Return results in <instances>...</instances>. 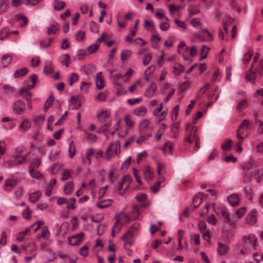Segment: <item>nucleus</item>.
Here are the masks:
<instances>
[{
    "instance_id": "obj_7",
    "label": "nucleus",
    "mask_w": 263,
    "mask_h": 263,
    "mask_svg": "<svg viewBox=\"0 0 263 263\" xmlns=\"http://www.w3.org/2000/svg\"><path fill=\"white\" fill-rule=\"evenodd\" d=\"M120 152V145L118 141L111 142L106 151V160L109 161L115 155H118Z\"/></svg>"
},
{
    "instance_id": "obj_22",
    "label": "nucleus",
    "mask_w": 263,
    "mask_h": 263,
    "mask_svg": "<svg viewBox=\"0 0 263 263\" xmlns=\"http://www.w3.org/2000/svg\"><path fill=\"white\" fill-rule=\"evenodd\" d=\"M217 253L220 256H224L227 254L229 250V248L227 245L219 242L218 243Z\"/></svg>"
},
{
    "instance_id": "obj_52",
    "label": "nucleus",
    "mask_w": 263,
    "mask_h": 263,
    "mask_svg": "<svg viewBox=\"0 0 263 263\" xmlns=\"http://www.w3.org/2000/svg\"><path fill=\"white\" fill-rule=\"evenodd\" d=\"M247 211V209L246 207L243 206L239 208L236 212V218L238 220V219L241 218L246 213Z\"/></svg>"
},
{
    "instance_id": "obj_40",
    "label": "nucleus",
    "mask_w": 263,
    "mask_h": 263,
    "mask_svg": "<svg viewBox=\"0 0 263 263\" xmlns=\"http://www.w3.org/2000/svg\"><path fill=\"white\" fill-rule=\"evenodd\" d=\"M84 133L86 136V140L89 143H93L97 140V137L96 135L89 133L86 130L84 131Z\"/></svg>"
},
{
    "instance_id": "obj_23",
    "label": "nucleus",
    "mask_w": 263,
    "mask_h": 263,
    "mask_svg": "<svg viewBox=\"0 0 263 263\" xmlns=\"http://www.w3.org/2000/svg\"><path fill=\"white\" fill-rule=\"evenodd\" d=\"M23 249L26 254H32L37 250V246L35 243H30L24 246Z\"/></svg>"
},
{
    "instance_id": "obj_50",
    "label": "nucleus",
    "mask_w": 263,
    "mask_h": 263,
    "mask_svg": "<svg viewBox=\"0 0 263 263\" xmlns=\"http://www.w3.org/2000/svg\"><path fill=\"white\" fill-rule=\"evenodd\" d=\"M44 222L42 221H37L36 222L33 223L29 228H32L33 229L34 232H36L38 230H39L42 226H43Z\"/></svg>"
},
{
    "instance_id": "obj_54",
    "label": "nucleus",
    "mask_w": 263,
    "mask_h": 263,
    "mask_svg": "<svg viewBox=\"0 0 263 263\" xmlns=\"http://www.w3.org/2000/svg\"><path fill=\"white\" fill-rule=\"evenodd\" d=\"M53 100L54 98L52 96H50L48 98L44 106V110H45V111H47L48 108L50 107V106L52 105L53 103Z\"/></svg>"
},
{
    "instance_id": "obj_30",
    "label": "nucleus",
    "mask_w": 263,
    "mask_h": 263,
    "mask_svg": "<svg viewBox=\"0 0 263 263\" xmlns=\"http://www.w3.org/2000/svg\"><path fill=\"white\" fill-rule=\"evenodd\" d=\"M110 116V113L107 110H102L97 115L99 121L101 122H105Z\"/></svg>"
},
{
    "instance_id": "obj_16",
    "label": "nucleus",
    "mask_w": 263,
    "mask_h": 263,
    "mask_svg": "<svg viewBox=\"0 0 263 263\" xmlns=\"http://www.w3.org/2000/svg\"><path fill=\"white\" fill-rule=\"evenodd\" d=\"M117 219L116 223H118V224H119V223L121 222L122 224L125 225L130 221V218L129 216L127 214L123 212H121L117 216Z\"/></svg>"
},
{
    "instance_id": "obj_18",
    "label": "nucleus",
    "mask_w": 263,
    "mask_h": 263,
    "mask_svg": "<svg viewBox=\"0 0 263 263\" xmlns=\"http://www.w3.org/2000/svg\"><path fill=\"white\" fill-rule=\"evenodd\" d=\"M53 70L54 67L52 62L50 60L45 61L43 69L44 73L46 75H50L53 72Z\"/></svg>"
},
{
    "instance_id": "obj_31",
    "label": "nucleus",
    "mask_w": 263,
    "mask_h": 263,
    "mask_svg": "<svg viewBox=\"0 0 263 263\" xmlns=\"http://www.w3.org/2000/svg\"><path fill=\"white\" fill-rule=\"evenodd\" d=\"M28 171L30 175L33 178L39 179L42 178L43 177V175L42 173H41L38 171H34L33 168H32V166H29Z\"/></svg>"
},
{
    "instance_id": "obj_1",
    "label": "nucleus",
    "mask_w": 263,
    "mask_h": 263,
    "mask_svg": "<svg viewBox=\"0 0 263 263\" xmlns=\"http://www.w3.org/2000/svg\"><path fill=\"white\" fill-rule=\"evenodd\" d=\"M259 57V54L256 53L253 58V64L246 75V79L252 84L263 77V60L261 59L257 62Z\"/></svg>"
},
{
    "instance_id": "obj_5",
    "label": "nucleus",
    "mask_w": 263,
    "mask_h": 263,
    "mask_svg": "<svg viewBox=\"0 0 263 263\" xmlns=\"http://www.w3.org/2000/svg\"><path fill=\"white\" fill-rule=\"evenodd\" d=\"M198 130V127L193 126L192 127L190 131L188 132L187 134L185 136L184 140L189 143H192L195 141L194 151H197L200 148V138L196 134Z\"/></svg>"
},
{
    "instance_id": "obj_57",
    "label": "nucleus",
    "mask_w": 263,
    "mask_h": 263,
    "mask_svg": "<svg viewBox=\"0 0 263 263\" xmlns=\"http://www.w3.org/2000/svg\"><path fill=\"white\" fill-rule=\"evenodd\" d=\"M132 52L129 50H123L121 53V60L124 61L127 59L131 55Z\"/></svg>"
},
{
    "instance_id": "obj_44",
    "label": "nucleus",
    "mask_w": 263,
    "mask_h": 263,
    "mask_svg": "<svg viewBox=\"0 0 263 263\" xmlns=\"http://www.w3.org/2000/svg\"><path fill=\"white\" fill-rule=\"evenodd\" d=\"M188 47L186 45L185 43L183 42H181L178 45V52L183 55L188 51Z\"/></svg>"
},
{
    "instance_id": "obj_15",
    "label": "nucleus",
    "mask_w": 263,
    "mask_h": 263,
    "mask_svg": "<svg viewBox=\"0 0 263 263\" xmlns=\"http://www.w3.org/2000/svg\"><path fill=\"white\" fill-rule=\"evenodd\" d=\"M150 121L147 119L142 120L139 124V131L140 134L146 130H152L153 128L149 126Z\"/></svg>"
},
{
    "instance_id": "obj_47",
    "label": "nucleus",
    "mask_w": 263,
    "mask_h": 263,
    "mask_svg": "<svg viewBox=\"0 0 263 263\" xmlns=\"http://www.w3.org/2000/svg\"><path fill=\"white\" fill-rule=\"evenodd\" d=\"M41 193L39 191L34 192L29 196V199L32 202H36L41 196Z\"/></svg>"
},
{
    "instance_id": "obj_17",
    "label": "nucleus",
    "mask_w": 263,
    "mask_h": 263,
    "mask_svg": "<svg viewBox=\"0 0 263 263\" xmlns=\"http://www.w3.org/2000/svg\"><path fill=\"white\" fill-rule=\"evenodd\" d=\"M25 162H26V156H21V160H18L16 161L9 160L5 161V163L8 165V168H10L15 166L20 165Z\"/></svg>"
},
{
    "instance_id": "obj_33",
    "label": "nucleus",
    "mask_w": 263,
    "mask_h": 263,
    "mask_svg": "<svg viewBox=\"0 0 263 263\" xmlns=\"http://www.w3.org/2000/svg\"><path fill=\"white\" fill-rule=\"evenodd\" d=\"M70 60V55L68 53L62 54L60 58L61 63L66 67L69 66Z\"/></svg>"
},
{
    "instance_id": "obj_6",
    "label": "nucleus",
    "mask_w": 263,
    "mask_h": 263,
    "mask_svg": "<svg viewBox=\"0 0 263 263\" xmlns=\"http://www.w3.org/2000/svg\"><path fill=\"white\" fill-rule=\"evenodd\" d=\"M256 236L253 234L245 236L242 238L244 249L246 250H256Z\"/></svg>"
},
{
    "instance_id": "obj_4",
    "label": "nucleus",
    "mask_w": 263,
    "mask_h": 263,
    "mask_svg": "<svg viewBox=\"0 0 263 263\" xmlns=\"http://www.w3.org/2000/svg\"><path fill=\"white\" fill-rule=\"evenodd\" d=\"M37 79L36 74H32L30 77V80L26 81L25 85L20 89V93L25 100H29L31 99L32 94L29 89L35 87Z\"/></svg>"
},
{
    "instance_id": "obj_25",
    "label": "nucleus",
    "mask_w": 263,
    "mask_h": 263,
    "mask_svg": "<svg viewBox=\"0 0 263 263\" xmlns=\"http://www.w3.org/2000/svg\"><path fill=\"white\" fill-rule=\"evenodd\" d=\"M147 112V109L144 106H140L133 110L134 114L137 117H143Z\"/></svg>"
},
{
    "instance_id": "obj_2",
    "label": "nucleus",
    "mask_w": 263,
    "mask_h": 263,
    "mask_svg": "<svg viewBox=\"0 0 263 263\" xmlns=\"http://www.w3.org/2000/svg\"><path fill=\"white\" fill-rule=\"evenodd\" d=\"M262 164L258 161L251 160L245 163L242 168L246 174L251 176H254L257 182H260L263 175V170L261 171Z\"/></svg>"
},
{
    "instance_id": "obj_11",
    "label": "nucleus",
    "mask_w": 263,
    "mask_h": 263,
    "mask_svg": "<svg viewBox=\"0 0 263 263\" xmlns=\"http://www.w3.org/2000/svg\"><path fill=\"white\" fill-rule=\"evenodd\" d=\"M25 103L20 100H17L13 104V110L16 115L22 114L25 111Z\"/></svg>"
},
{
    "instance_id": "obj_29",
    "label": "nucleus",
    "mask_w": 263,
    "mask_h": 263,
    "mask_svg": "<svg viewBox=\"0 0 263 263\" xmlns=\"http://www.w3.org/2000/svg\"><path fill=\"white\" fill-rule=\"evenodd\" d=\"M31 127L30 122L26 119H24L20 124L18 129L22 132H25L27 131Z\"/></svg>"
},
{
    "instance_id": "obj_24",
    "label": "nucleus",
    "mask_w": 263,
    "mask_h": 263,
    "mask_svg": "<svg viewBox=\"0 0 263 263\" xmlns=\"http://www.w3.org/2000/svg\"><path fill=\"white\" fill-rule=\"evenodd\" d=\"M157 89L156 85L155 83L152 82L149 86L147 88L144 95L147 97H152L153 96Z\"/></svg>"
},
{
    "instance_id": "obj_63",
    "label": "nucleus",
    "mask_w": 263,
    "mask_h": 263,
    "mask_svg": "<svg viewBox=\"0 0 263 263\" xmlns=\"http://www.w3.org/2000/svg\"><path fill=\"white\" fill-rule=\"evenodd\" d=\"M79 253L81 256L86 257L88 254V247L85 245L81 247L79 250Z\"/></svg>"
},
{
    "instance_id": "obj_9",
    "label": "nucleus",
    "mask_w": 263,
    "mask_h": 263,
    "mask_svg": "<svg viewBox=\"0 0 263 263\" xmlns=\"http://www.w3.org/2000/svg\"><path fill=\"white\" fill-rule=\"evenodd\" d=\"M134 232L128 230L122 237V240L124 241V247L129 250L134 243Z\"/></svg>"
},
{
    "instance_id": "obj_12",
    "label": "nucleus",
    "mask_w": 263,
    "mask_h": 263,
    "mask_svg": "<svg viewBox=\"0 0 263 263\" xmlns=\"http://www.w3.org/2000/svg\"><path fill=\"white\" fill-rule=\"evenodd\" d=\"M257 211L256 209L251 210L246 217V222L250 225L255 224L257 221Z\"/></svg>"
},
{
    "instance_id": "obj_60",
    "label": "nucleus",
    "mask_w": 263,
    "mask_h": 263,
    "mask_svg": "<svg viewBox=\"0 0 263 263\" xmlns=\"http://www.w3.org/2000/svg\"><path fill=\"white\" fill-rule=\"evenodd\" d=\"M244 190L246 193V197L248 200H251L253 197L251 187L250 186H246L245 187Z\"/></svg>"
},
{
    "instance_id": "obj_21",
    "label": "nucleus",
    "mask_w": 263,
    "mask_h": 263,
    "mask_svg": "<svg viewBox=\"0 0 263 263\" xmlns=\"http://www.w3.org/2000/svg\"><path fill=\"white\" fill-rule=\"evenodd\" d=\"M80 106V102L78 98L72 96L69 100V107L71 109H77Z\"/></svg>"
},
{
    "instance_id": "obj_8",
    "label": "nucleus",
    "mask_w": 263,
    "mask_h": 263,
    "mask_svg": "<svg viewBox=\"0 0 263 263\" xmlns=\"http://www.w3.org/2000/svg\"><path fill=\"white\" fill-rule=\"evenodd\" d=\"M193 36L198 39L200 42H208L213 40L212 34L206 29L193 33Z\"/></svg>"
},
{
    "instance_id": "obj_41",
    "label": "nucleus",
    "mask_w": 263,
    "mask_h": 263,
    "mask_svg": "<svg viewBox=\"0 0 263 263\" xmlns=\"http://www.w3.org/2000/svg\"><path fill=\"white\" fill-rule=\"evenodd\" d=\"M125 125L129 128H132L134 126V122L132 119L131 116L129 114L126 115L123 118Z\"/></svg>"
},
{
    "instance_id": "obj_51",
    "label": "nucleus",
    "mask_w": 263,
    "mask_h": 263,
    "mask_svg": "<svg viewBox=\"0 0 263 263\" xmlns=\"http://www.w3.org/2000/svg\"><path fill=\"white\" fill-rule=\"evenodd\" d=\"M135 199L139 202H144L147 199V195L145 193H140L136 195Z\"/></svg>"
},
{
    "instance_id": "obj_26",
    "label": "nucleus",
    "mask_w": 263,
    "mask_h": 263,
    "mask_svg": "<svg viewBox=\"0 0 263 263\" xmlns=\"http://www.w3.org/2000/svg\"><path fill=\"white\" fill-rule=\"evenodd\" d=\"M30 228H27L25 230L22 231L18 233L16 235V239L17 241L21 242L25 239V237L28 235L30 233Z\"/></svg>"
},
{
    "instance_id": "obj_36",
    "label": "nucleus",
    "mask_w": 263,
    "mask_h": 263,
    "mask_svg": "<svg viewBox=\"0 0 263 263\" xmlns=\"http://www.w3.org/2000/svg\"><path fill=\"white\" fill-rule=\"evenodd\" d=\"M73 190V185L72 182H67L65 183L64 191L65 194L70 195Z\"/></svg>"
},
{
    "instance_id": "obj_45",
    "label": "nucleus",
    "mask_w": 263,
    "mask_h": 263,
    "mask_svg": "<svg viewBox=\"0 0 263 263\" xmlns=\"http://www.w3.org/2000/svg\"><path fill=\"white\" fill-rule=\"evenodd\" d=\"M16 20L20 21V26L23 27L26 25L27 23V18L23 15L19 14L16 16Z\"/></svg>"
},
{
    "instance_id": "obj_46",
    "label": "nucleus",
    "mask_w": 263,
    "mask_h": 263,
    "mask_svg": "<svg viewBox=\"0 0 263 263\" xmlns=\"http://www.w3.org/2000/svg\"><path fill=\"white\" fill-rule=\"evenodd\" d=\"M210 50V48H209L206 45H202L200 51V60H203L206 57L208 51Z\"/></svg>"
},
{
    "instance_id": "obj_53",
    "label": "nucleus",
    "mask_w": 263,
    "mask_h": 263,
    "mask_svg": "<svg viewBox=\"0 0 263 263\" xmlns=\"http://www.w3.org/2000/svg\"><path fill=\"white\" fill-rule=\"evenodd\" d=\"M188 11L190 13V16H191L194 14H197L199 13V10L198 7L195 5H191L188 8Z\"/></svg>"
},
{
    "instance_id": "obj_20",
    "label": "nucleus",
    "mask_w": 263,
    "mask_h": 263,
    "mask_svg": "<svg viewBox=\"0 0 263 263\" xmlns=\"http://www.w3.org/2000/svg\"><path fill=\"white\" fill-rule=\"evenodd\" d=\"M95 82L98 89H102L104 87V80L102 78V73L101 72H99L97 73L95 78Z\"/></svg>"
},
{
    "instance_id": "obj_37",
    "label": "nucleus",
    "mask_w": 263,
    "mask_h": 263,
    "mask_svg": "<svg viewBox=\"0 0 263 263\" xmlns=\"http://www.w3.org/2000/svg\"><path fill=\"white\" fill-rule=\"evenodd\" d=\"M72 171L68 169L63 170L62 174V180L65 181L71 179L72 178Z\"/></svg>"
},
{
    "instance_id": "obj_48",
    "label": "nucleus",
    "mask_w": 263,
    "mask_h": 263,
    "mask_svg": "<svg viewBox=\"0 0 263 263\" xmlns=\"http://www.w3.org/2000/svg\"><path fill=\"white\" fill-rule=\"evenodd\" d=\"M9 0H1L0 1V14L4 13L8 6Z\"/></svg>"
},
{
    "instance_id": "obj_34",
    "label": "nucleus",
    "mask_w": 263,
    "mask_h": 263,
    "mask_svg": "<svg viewBox=\"0 0 263 263\" xmlns=\"http://www.w3.org/2000/svg\"><path fill=\"white\" fill-rule=\"evenodd\" d=\"M228 200L232 206H236L239 203V198L236 194L230 195L228 197Z\"/></svg>"
},
{
    "instance_id": "obj_14",
    "label": "nucleus",
    "mask_w": 263,
    "mask_h": 263,
    "mask_svg": "<svg viewBox=\"0 0 263 263\" xmlns=\"http://www.w3.org/2000/svg\"><path fill=\"white\" fill-rule=\"evenodd\" d=\"M84 236V233H80L79 234L76 235L69 237L68 238L69 245L71 246L79 245L82 242Z\"/></svg>"
},
{
    "instance_id": "obj_3",
    "label": "nucleus",
    "mask_w": 263,
    "mask_h": 263,
    "mask_svg": "<svg viewBox=\"0 0 263 263\" xmlns=\"http://www.w3.org/2000/svg\"><path fill=\"white\" fill-rule=\"evenodd\" d=\"M217 214L222 219L223 222L228 223L230 226H234L237 219L234 215H230L229 210L224 206H219L216 209Z\"/></svg>"
},
{
    "instance_id": "obj_27",
    "label": "nucleus",
    "mask_w": 263,
    "mask_h": 263,
    "mask_svg": "<svg viewBox=\"0 0 263 263\" xmlns=\"http://www.w3.org/2000/svg\"><path fill=\"white\" fill-rule=\"evenodd\" d=\"M209 87V84H206L202 88H201L198 92V93L196 95V99L195 100H192L191 101V104H194L196 103V101L200 99L202 97V95L206 91V90L208 89Z\"/></svg>"
},
{
    "instance_id": "obj_55",
    "label": "nucleus",
    "mask_w": 263,
    "mask_h": 263,
    "mask_svg": "<svg viewBox=\"0 0 263 263\" xmlns=\"http://www.w3.org/2000/svg\"><path fill=\"white\" fill-rule=\"evenodd\" d=\"M192 26L197 29H200L201 27V23L199 18H195L191 21Z\"/></svg>"
},
{
    "instance_id": "obj_19",
    "label": "nucleus",
    "mask_w": 263,
    "mask_h": 263,
    "mask_svg": "<svg viewBox=\"0 0 263 263\" xmlns=\"http://www.w3.org/2000/svg\"><path fill=\"white\" fill-rule=\"evenodd\" d=\"M143 174L145 180L149 181L154 177V173L151 167L146 166L143 170Z\"/></svg>"
},
{
    "instance_id": "obj_58",
    "label": "nucleus",
    "mask_w": 263,
    "mask_h": 263,
    "mask_svg": "<svg viewBox=\"0 0 263 263\" xmlns=\"http://www.w3.org/2000/svg\"><path fill=\"white\" fill-rule=\"evenodd\" d=\"M164 167V164L161 163H158L157 165V171L159 179L162 180H164V179L163 178L161 174V170Z\"/></svg>"
},
{
    "instance_id": "obj_13",
    "label": "nucleus",
    "mask_w": 263,
    "mask_h": 263,
    "mask_svg": "<svg viewBox=\"0 0 263 263\" xmlns=\"http://www.w3.org/2000/svg\"><path fill=\"white\" fill-rule=\"evenodd\" d=\"M17 180L14 179L7 178L5 180L4 190L5 191L10 192L17 185Z\"/></svg>"
},
{
    "instance_id": "obj_49",
    "label": "nucleus",
    "mask_w": 263,
    "mask_h": 263,
    "mask_svg": "<svg viewBox=\"0 0 263 263\" xmlns=\"http://www.w3.org/2000/svg\"><path fill=\"white\" fill-rule=\"evenodd\" d=\"M40 62V57L39 56H34L33 58H32L30 63V65L31 67L33 68H36L38 66Z\"/></svg>"
},
{
    "instance_id": "obj_42",
    "label": "nucleus",
    "mask_w": 263,
    "mask_h": 263,
    "mask_svg": "<svg viewBox=\"0 0 263 263\" xmlns=\"http://www.w3.org/2000/svg\"><path fill=\"white\" fill-rule=\"evenodd\" d=\"M28 73V70L26 68H22L20 69L17 70L14 73V77L17 78L20 77L24 76Z\"/></svg>"
},
{
    "instance_id": "obj_56",
    "label": "nucleus",
    "mask_w": 263,
    "mask_h": 263,
    "mask_svg": "<svg viewBox=\"0 0 263 263\" xmlns=\"http://www.w3.org/2000/svg\"><path fill=\"white\" fill-rule=\"evenodd\" d=\"M252 56V54L251 51H248L243 56V58L242 59V63L243 64L248 63L251 59Z\"/></svg>"
},
{
    "instance_id": "obj_64",
    "label": "nucleus",
    "mask_w": 263,
    "mask_h": 263,
    "mask_svg": "<svg viewBox=\"0 0 263 263\" xmlns=\"http://www.w3.org/2000/svg\"><path fill=\"white\" fill-rule=\"evenodd\" d=\"M32 211L29 209L28 206H27L22 211V216L25 219H29L30 218V215Z\"/></svg>"
},
{
    "instance_id": "obj_35",
    "label": "nucleus",
    "mask_w": 263,
    "mask_h": 263,
    "mask_svg": "<svg viewBox=\"0 0 263 263\" xmlns=\"http://www.w3.org/2000/svg\"><path fill=\"white\" fill-rule=\"evenodd\" d=\"M132 217L135 220L141 219V214L139 211V207L137 205L133 206Z\"/></svg>"
},
{
    "instance_id": "obj_28",
    "label": "nucleus",
    "mask_w": 263,
    "mask_h": 263,
    "mask_svg": "<svg viewBox=\"0 0 263 263\" xmlns=\"http://www.w3.org/2000/svg\"><path fill=\"white\" fill-rule=\"evenodd\" d=\"M12 60L11 56L8 54H4L1 59V65L3 68L8 66Z\"/></svg>"
},
{
    "instance_id": "obj_39",
    "label": "nucleus",
    "mask_w": 263,
    "mask_h": 263,
    "mask_svg": "<svg viewBox=\"0 0 263 263\" xmlns=\"http://www.w3.org/2000/svg\"><path fill=\"white\" fill-rule=\"evenodd\" d=\"M173 71L174 74L178 75L184 71V68L180 64H176L173 67Z\"/></svg>"
},
{
    "instance_id": "obj_59",
    "label": "nucleus",
    "mask_w": 263,
    "mask_h": 263,
    "mask_svg": "<svg viewBox=\"0 0 263 263\" xmlns=\"http://www.w3.org/2000/svg\"><path fill=\"white\" fill-rule=\"evenodd\" d=\"M65 5V3L64 1H58L55 3L54 5V9L56 10H60L64 8Z\"/></svg>"
},
{
    "instance_id": "obj_32",
    "label": "nucleus",
    "mask_w": 263,
    "mask_h": 263,
    "mask_svg": "<svg viewBox=\"0 0 263 263\" xmlns=\"http://www.w3.org/2000/svg\"><path fill=\"white\" fill-rule=\"evenodd\" d=\"M60 28V25L58 23L51 24L47 28V33L48 34H53L58 31Z\"/></svg>"
},
{
    "instance_id": "obj_61",
    "label": "nucleus",
    "mask_w": 263,
    "mask_h": 263,
    "mask_svg": "<svg viewBox=\"0 0 263 263\" xmlns=\"http://www.w3.org/2000/svg\"><path fill=\"white\" fill-rule=\"evenodd\" d=\"M144 26L149 31H153L155 29V25L152 21H148L147 20H145Z\"/></svg>"
},
{
    "instance_id": "obj_38",
    "label": "nucleus",
    "mask_w": 263,
    "mask_h": 263,
    "mask_svg": "<svg viewBox=\"0 0 263 263\" xmlns=\"http://www.w3.org/2000/svg\"><path fill=\"white\" fill-rule=\"evenodd\" d=\"M111 199L99 201L97 203V206L101 209L105 208L111 205Z\"/></svg>"
},
{
    "instance_id": "obj_43",
    "label": "nucleus",
    "mask_w": 263,
    "mask_h": 263,
    "mask_svg": "<svg viewBox=\"0 0 263 263\" xmlns=\"http://www.w3.org/2000/svg\"><path fill=\"white\" fill-rule=\"evenodd\" d=\"M173 143L171 141H167L163 147L164 154L167 155L171 153L173 147Z\"/></svg>"
},
{
    "instance_id": "obj_10",
    "label": "nucleus",
    "mask_w": 263,
    "mask_h": 263,
    "mask_svg": "<svg viewBox=\"0 0 263 263\" xmlns=\"http://www.w3.org/2000/svg\"><path fill=\"white\" fill-rule=\"evenodd\" d=\"M250 126L249 121L247 120H243L241 124L239 125L236 134V137L238 140L243 141L245 137L243 135L245 134L246 131L249 128Z\"/></svg>"
},
{
    "instance_id": "obj_62",
    "label": "nucleus",
    "mask_w": 263,
    "mask_h": 263,
    "mask_svg": "<svg viewBox=\"0 0 263 263\" xmlns=\"http://www.w3.org/2000/svg\"><path fill=\"white\" fill-rule=\"evenodd\" d=\"M233 144L232 140L229 139L224 142L222 145V149L223 151H229L230 149Z\"/></svg>"
}]
</instances>
